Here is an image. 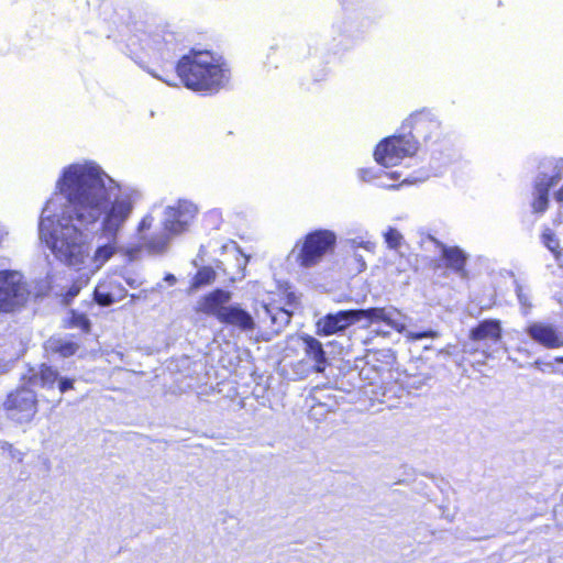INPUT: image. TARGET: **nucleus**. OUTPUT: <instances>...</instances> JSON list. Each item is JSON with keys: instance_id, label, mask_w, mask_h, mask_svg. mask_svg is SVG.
I'll list each match as a JSON object with an SVG mask.
<instances>
[{"instance_id": "bb28decb", "label": "nucleus", "mask_w": 563, "mask_h": 563, "mask_svg": "<svg viewBox=\"0 0 563 563\" xmlns=\"http://www.w3.org/2000/svg\"><path fill=\"white\" fill-rule=\"evenodd\" d=\"M431 382H434V377L431 373H409L406 369V376L404 386L408 389L421 390L424 386H431Z\"/></svg>"}, {"instance_id": "2f4dec72", "label": "nucleus", "mask_w": 563, "mask_h": 563, "mask_svg": "<svg viewBox=\"0 0 563 563\" xmlns=\"http://www.w3.org/2000/svg\"><path fill=\"white\" fill-rule=\"evenodd\" d=\"M555 364H558L555 362V360L553 362H543L542 360L540 358H537L532 366L541 372H547V373H555V372H559L561 374H563V371L562 369H556L555 368Z\"/></svg>"}, {"instance_id": "4be33fe9", "label": "nucleus", "mask_w": 563, "mask_h": 563, "mask_svg": "<svg viewBox=\"0 0 563 563\" xmlns=\"http://www.w3.org/2000/svg\"><path fill=\"white\" fill-rule=\"evenodd\" d=\"M551 189L552 187L534 178L531 202V208L534 213L543 214L548 210Z\"/></svg>"}, {"instance_id": "5701e85b", "label": "nucleus", "mask_w": 563, "mask_h": 563, "mask_svg": "<svg viewBox=\"0 0 563 563\" xmlns=\"http://www.w3.org/2000/svg\"><path fill=\"white\" fill-rule=\"evenodd\" d=\"M354 362H357V371L358 378H361V385L364 386V383L368 385L375 386L378 383H384V372L377 367V364H372L366 358H356Z\"/></svg>"}, {"instance_id": "c85d7f7f", "label": "nucleus", "mask_w": 563, "mask_h": 563, "mask_svg": "<svg viewBox=\"0 0 563 563\" xmlns=\"http://www.w3.org/2000/svg\"><path fill=\"white\" fill-rule=\"evenodd\" d=\"M93 300L103 307H109L114 303V297L112 290H110V284L98 285L93 291Z\"/></svg>"}, {"instance_id": "c756f323", "label": "nucleus", "mask_w": 563, "mask_h": 563, "mask_svg": "<svg viewBox=\"0 0 563 563\" xmlns=\"http://www.w3.org/2000/svg\"><path fill=\"white\" fill-rule=\"evenodd\" d=\"M541 241L543 245L553 254H555L560 247V241L553 230L545 228L541 234Z\"/></svg>"}, {"instance_id": "393cba45", "label": "nucleus", "mask_w": 563, "mask_h": 563, "mask_svg": "<svg viewBox=\"0 0 563 563\" xmlns=\"http://www.w3.org/2000/svg\"><path fill=\"white\" fill-rule=\"evenodd\" d=\"M515 286V292L518 300V303L520 306V313L523 317H528L532 309L534 308V305L532 302V289L528 285L521 284L519 280H514Z\"/></svg>"}, {"instance_id": "6e6552de", "label": "nucleus", "mask_w": 563, "mask_h": 563, "mask_svg": "<svg viewBox=\"0 0 563 563\" xmlns=\"http://www.w3.org/2000/svg\"><path fill=\"white\" fill-rule=\"evenodd\" d=\"M23 275L14 269H0V313L20 310L29 299Z\"/></svg>"}, {"instance_id": "e433bc0d", "label": "nucleus", "mask_w": 563, "mask_h": 563, "mask_svg": "<svg viewBox=\"0 0 563 563\" xmlns=\"http://www.w3.org/2000/svg\"><path fill=\"white\" fill-rule=\"evenodd\" d=\"M153 221L154 218L151 214H146L145 217H143L137 227L139 233L147 231L152 227Z\"/></svg>"}, {"instance_id": "cd10ccee", "label": "nucleus", "mask_w": 563, "mask_h": 563, "mask_svg": "<svg viewBox=\"0 0 563 563\" xmlns=\"http://www.w3.org/2000/svg\"><path fill=\"white\" fill-rule=\"evenodd\" d=\"M216 276L217 272L212 266L200 267L191 280L190 289L197 290L210 285L216 279Z\"/></svg>"}, {"instance_id": "3c124183", "label": "nucleus", "mask_w": 563, "mask_h": 563, "mask_svg": "<svg viewBox=\"0 0 563 563\" xmlns=\"http://www.w3.org/2000/svg\"><path fill=\"white\" fill-rule=\"evenodd\" d=\"M435 354L438 357H446L449 355V353L444 350H438Z\"/></svg>"}, {"instance_id": "a211bd4d", "label": "nucleus", "mask_w": 563, "mask_h": 563, "mask_svg": "<svg viewBox=\"0 0 563 563\" xmlns=\"http://www.w3.org/2000/svg\"><path fill=\"white\" fill-rule=\"evenodd\" d=\"M305 354L312 362V369L317 373L323 372L329 364L323 344L314 336L303 333L300 335Z\"/></svg>"}, {"instance_id": "39448f33", "label": "nucleus", "mask_w": 563, "mask_h": 563, "mask_svg": "<svg viewBox=\"0 0 563 563\" xmlns=\"http://www.w3.org/2000/svg\"><path fill=\"white\" fill-rule=\"evenodd\" d=\"M231 299V291L216 288L198 300L196 311L214 317L219 322L236 327L244 332L254 330L256 323L252 314L239 303H230Z\"/></svg>"}, {"instance_id": "423d86ee", "label": "nucleus", "mask_w": 563, "mask_h": 563, "mask_svg": "<svg viewBox=\"0 0 563 563\" xmlns=\"http://www.w3.org/2000/svg\"><path fill=\"white\" fill-rule=\"evenodd\" d=\"M336 244L334 232L325 229H318L309 232L301 243H297L291 256L301 267L310 268L317 265L327 254L333 252Z\"/></svg>"}, {"instance_id": "f704fd0d", "label": "nucleus", "mask_w": 563, "mask_h": 563, "mask_svg": "<svg viewBox=\"0 0 563 563\" xmlns=\"http://www.w3.org/2000/svg\"><path fill=\"white\" fill-rule=\"evenodd\" d=\"M80 287L76 284L71 285L63 296V303L68 306L78 296Z\"/></svg>"}, {"instance_id": "20e7f679", "label": "nucleus", "mask_w": 563, "mask_h": 563, "mask_svg": "<svg viewBox=\"0 0 563 563\" xmlns=\"http://www.w3.org/2000/svg\"><path fill=\"white\" fill-rule=\"evenodd\" d=\"M196 213V206L187 200H179L177 206L167 207L163 220L164 232L145 240L142 245L128 249L129 258L131 261L139 260L144 247L150 254L165 252L170 238L184 232Z\"/></svg>"}, {"instance_id": "ea45409f", "label": "nucleus", "mask_w": 563, "mask_h": 563, "mask_svg": "<svg viewBox=\"0 0 563 563\" xmlns=\"http://www.w3.org/2000/svg\"><path fill=\"white\" fill-rule=\"evenodd\" d=\"M8 454L11 460L16 462H22L24 457V453L15 449L14 446L8 451Z\"/></svg>"}, {"instance_id": "f257e3e1", "label": "nucleus", "mask_w": 563, "mask_h": 563, "mask_svg": "<svg viewBox=\"0 0 563 563\" xmlns=\"http://www.w3.org/2000/svg\"><path fill=\"white\" fill-rule=\"evenodd\" d=\"M141 196L119 185L95 162L70 164L62 169L42 209L38 236L59 262L77 267L89 255L91 234L100 229L108 243L95 251L92 260L99 268L115 253L117 236Z\"/></svg>"}, {"instance_id": "f3484780", "label": "nucleus", "mask_w": 563, "mask_h": 563, "mask_svg": "<svg viewBox=\"0 0 563 563\" xmlns=\"http://www.w3.org/2000/svg\"><path fill=\"white\" fill-rule=\"evenodd\" d=\"M428 239L441 250V260L448 268L452 269L461 278L468 277V273L465 269L468 255L461 247L448 246L430 234Z\"/></svg>"}, {"instance_id": "a18cd8bd", "label": "nucleus", "mask_w": 563, "mask_h": 563, "mask_svg": "<svg viewBox=\"0 0 563 563\" xmlns=\"http://www.w3.org/2000/svg\"><path fill=\"white\" fill-rule=\"evenodd\" d=\"M168 286H174L177 283V278L174 274L167 273L163 279Z\"/></svg>"}, {"instance_id": "ddd939ff", "label": "nucleus", "mask_w": 563, "mask_h": 563, "mask_svg": "<svg viewBox=\"0 0 563 563\" xmlns=\"http://www.w3.org/2000/svg\"><path fill=\"white\" fill-rule=\"evenodd\" d=\"M24 378L27 379L29 384L48 390L56 386L62 395L73 390L75 385V378L62 376L56 368L46 364H41L37 369L30 368L29 375Z\"/></svg>"}, {"instance_id": "412c9836", "label": "nucleus", "mask_w": 563, "mask_h": 563, "mask_svg": "<svg viewBox=\"0 0 563 563\" xmlns=\"http://www.w3.org/2000/svg\"><path fill=\"white\" fill-rule=\"evenodd\" d=\"M46 352L60 357H69L77 353L79 344L67 336L53 335L44 344Z\"/></svg>"}, {"instance_id": "864d4df0", "label": "nucleus", "mask_w": 563, "mask_h": 563, "mask_svg": "<svg viewBox=\"0 0 563 563\" xmlns=\"http://www.w3.org/2000/svg\"><path fill=\"white\" fill-rule=\"evenodd\" d=\"M555 362L558 363V365H563V356H556Z\"/></svg>"}, {"instance_id": "a878e982", "label": "nucleus", "mask_w": 563, "mask_h": 563, "mask_svg": "<svg viewBox=\"0 0 563 563\" xmlns=\"http://www.w3.org/2000/svg\"><path fill=\"white\" fill-rule=\"evenodd\" d=\"M64 328H78L84 333H89L91 331V321L86 313L70 309L67 318L64 320Z\"/></svg>"}, {"instance_id": "4c0bfd02", "label": "nucleus", "mask_w": 563, "mask_h": 563, "mask_svg": "<svg viewBox=\"0 0 563 563\" xmlns=\"http://www.w3.org/2000/svg\"><path fill=\"white\" fill-rule=\"evenodd\" d=\"M353 261L356 263V267H355L356 273H361L366 269V262L361 254L355 252L353 255Z\"/></svg>"}, {"instance_id": "dca6fc26", "label": "nucleus", "mask_w": 563, "mask_h": 563, "mask_svg": "<svg viewBox=\"0 0 563 563\" xmlns=\"http://www.w3.org/2000/svg\"><path fill=\"white\" fill-rule=\"evenodd\" d=\"M468 339L472 343L490 349L501 342L503 325L499 319H483L468 331Z\"/></svg>"}, {"instance_id": "c03bdc74", "label": "nucleus", "mask_w": 563, "mask_h": 563, "mask_svg": "<svg viewBox=\"0 0 563 563\" xmlns=\"http://www.w3.org/2000/svg\"><path fill=\"white\" fill-rule=\"evenodd\" d=\"M341 2V4L347 9V8H353L355 5H358L361 4L364 0H339Z\"/></svg>"}, {"instance_id": "8fccbe9b", "label": "nucleus", "mask_w": 563, "mask_h": 563, "mask_svg": "<svg viewBox=\"0 0 563 563\" xmlns=\"http://www.w3.org/2000/svg\"><path fill=\"white\" fill-rule=\"evenodd\" d=\"M153 75V77L155 78H158L159 80L164 81L165 84L169 85V86H176V84H173L170 82L169 80L165 79V78H162V77H158L156 74L154 73H151Z\"/></svg>"}, {"instance_id": "b1692460", "label": "nucleus", "mask_w": 563, "mask_h": 563, "mask_svg": "<svg viewBox=\"0 0 563 563\" xmlns=\"http://www.w3.org/2000/svg\"><path fill=\"white\" fill-rule=\"evenodd\" d=\"M372 364H377L380 372L389 374L396 362L395 352L391 349H382L368 352L365 356Z\"/></svg>"}, {"instance_id": "5fc2aeb1", "label": "nucleus", "mask_w": 563, "mask_h": 563, "mask_svg": "<svg viewBox=\"0 0 563 563\" xmlns=\"http://www.w3.org/2000/svg\"><path fill=\"white\" fill-rule=\"evenodd\" d=\"M389 175H390V177H391L393 179H395V180H397V179L399 178V175H398L396 172L390 173Z\"/></svg>"}, {"instance_id": "de8ad7c7", "label": "nucleus", "mask_w": 563, "mask_h": 563, "mask_svg": "<svg viewBox=\"0 0 563 563\" xmlns=\"http://www.w3.org/2000/svg\"><path fill=\"white\" fill-rule=\"evenodd\" d=\"M12 448L13 445L11 443L0 440V450H2L3 452H8Z\"/></svg>"}, {"instance_id": "72a5a7b5", "label": "nucleus", "mask_w": 563, "mask_h": 563, "mask_svg": "<svg viewBox=\"0 0 563 563\" xmlns=\"http://www.w3.org/2000/svg\"><path fill=\"white\" fill-rule=\"evenodd\" d=\"M110 290H112L114 302L122 300L128 296V290L119 283L109 282Z\"/></svg>"}, {"instance_id": "4468645a", "label": "nucleus", "mask_w": 563, "mask_h": 563, "mask_svg": "<svg viewBox=\"0 0 563 563\" xmlns=\"http://www.w3.org/2000/svg\"><path fill=\"white\" fill-rule=\"evenodd\" d=\"M258 318L262 323L268 324V328L261 332L260 338L264 342H269L290 323L292 311L277 303H267L263 305Z\"/></svg>"}, {"instance_id": "7ed1b4c3", "label": "nucleus", "mask_w": 563, "mask_h": 563, "mask_svg": "<svg viewBox=\"0 0 563 563\" xmlns=\"http://www.w3.org/2000/svg\"><path fill=\"white\" fill-rule=\"evenodd\" d=\"M176 74L181 84L199 92H217L229 80V69L220 58L207 49L191 48L176 64Z\"/></svg>"}, {"instance_id": "c9c22d12", "label": "nucleus", "mask_w": 563, "mask_h": 563, "mask_svg": "<svg viewBox=\"0 0 563 563\" xmlns=\"http://www.w3.org/2000/svg\"><path fill=\"white\" fill-rule=\"evenodd\" d=\"M122 277L131 288L136 289L143 285V280L136 275L125 274Z\"/></svg>"}, {"instance_id": "9d476101", "label": "nucleus", "mask_w": 563, "mask_h": 563, "mask_svg": "<svg viewBox=\"0 0 563 563\" xmlns=\"http://www.w3.org/2000/svg\"><path fill=\"white\" fill-rule=\"evenodd\" d=\"M356 310L358 323L363 322V328H368L373 324H383L399 333L406 330L407 318L394 306L357 308Z\"/></svg>"}, {"instance_id": "1a4fd4ad", "label": "nucleus", "mask_w": 563, "mask_h": 563, "mask_svg": "<svg viewBox=\"0 0 563 563\" xmlns=\"http://www.w3.org/2000/svg\"><path fill=\"white\" fill-rule=\"evenodd\" d=\"M3 407L10 420L29 423L37 412V398L33 389L21 387L7 396Z\"/></svg>"}, {"instance_id": "603ef678", "label": "nucleus", "mask_w": 563, "mask_h": 563, "mask_svg": "<svg viewBox=\"0 0 563 563\" xmlns=\"http://www.w3.org/2000/svg\"><path fill=\"white\" fill-rule=\"evenodd\" d=\"M517 351H518L519 353H521V354L527 355V356H530V355H531V353L529 352V350H527V349H525V347H521V346H519V347L517 349Z\"/></svg>"}, {"instance_id": "79ce46f5", "label": "nucleus", "mask_w": 563, "mask_h": 563, "mask_svg": "<svg viewBox=\"0 0 563 563\" xmlns=\"http://www.w3.org/2000/svg\"><path fill=\"white\" fill-rule=\"evenodd\" d=\"M147 295H148V289H142L139 294H131L130 298H131V301L134 302L136 300L146 299Z\"/></svg>"}, {"instance_id": "2eb2a0df", "label": "nucleus", "mask_w": 563, "mask_h": 563, "mask_svg": "<svg viewBox=\"0 0 563 563\" xmlns=\"http://www.w3.org/2000/svg\"><path fill=\"white\" fill-rule=\"evenodd\" d=\"M358 323L356 309H344L336 312H329L316 322L317 334L329 336L341 334L351 325Z\"/></svg>"}, {"instance_id": "aec40b11", "label": "nucleus", "mask_w": 563, "mask_h": 563, "mask_svg": "<svg viewBox=\"0 0 563 563\" xmlns=\"http://www.w3.org/2000/svg\"><path fill=\"white\" fill-rule=\"evenodd\" d=\"M335 388L346 394L355 389H362L361 378H358L357 362H345L339 367V374L335 378Z\"/></svg>"}, {"instance_id": "37998d69", "label": "nucleus", "mask_w": 563, "mask_h": 563, "mask_svg": "<svg viewBox=\"0 0 563 563\" xmlns=\"http://www.w3.org/2000/svg\"><path fill=\"white\" fill-rule=\"evenodd\" d=\"M371 333H375L376 335L389 336L391 334L390 330H385L382 328V324H377V328L373 329Z\"/></svg>"}, {"instance_id": "7c9ffc66", "label": "nucleus", "mask_w": 563, "mask_h": 563, "mask_svg": "<svg viewBox=\"0 0 563 563\" xmlns=\"http://www.w3.org/2000/svg\"><path fill=\"white\" fill-rule=\"evenodd\" d=\"M402 239L401 233L391 227L384 233L385 243L391 250H398L402 243Z\"/></svg>"}, {"instance_id": "f8f14e48", "label": "nucleus", "mask_w": 563, "mask_h": 563, "mask_svg": "<svg viewBox=\"0 0 563 563\" xmlns=\"http://www.w3.org/2000/svg\"><path fill=\"white\" fill-rule=\"evenodd\" d=\"M221 250L222 253L232 258V263L227 260H217L216 267H213L217 274L222 273L232 284L243 279L245 276V268L249 264V256L241 251L235 241H229L223 244Z\"/></svg>"}, {"instance_id": "473e14b6", "label": "nucleus", "mask_w": 563, "mask_h": 563, "mask_svg": "<svg viewBox=\"0 0 563 563\" xmlns=\"http://www.w3.org/2000/svg\"><path fill=\"white\" fill-rule=\"evenodd\" d=\"M382 174H386L382 169L375 168H362L358 170V176L363 181H372L375 178L380 177Z\"/></svg>"}, {"instance_id": "f03ea898", "label": "nucleus", "mask_w": 563, "mask_h": 563, "mask_svg": "<svg viewBox=\"0 0 563 563\" xmlns=\"http://www.w3.org/2000/svg\"><path fill=\"white\" fill-rule=\"evenodd\" d=\"M441 135V122L428 109L410 115L401 124L398 134L383 139L375 147L374 158L384 167L396 166L404 157L418 151L419 139L423 142H437Z\"/></svg>"}, {"instance_id": "9b49d317", "label": "nucleus", "mask_w": 563, "mask_h": 563, "mask_svg": "<svg viewBox=\"0 0 563 563\" xmlns=\"http://www.w3.org/2000/svg\"><path fill=\"white\" fill-rule=\"evenodd\" d=\"M523 332L533 343L547 350L563 347V327L555 323L540 320L529 321Z\"/></svg>"}, {"instance_id": "49530a36", "label": "nucleus", "mask_w": 563, "mask_h": 563, "mask_svg": "<svg viewBox=\"0 0 563 563\" xmlns=\"http://www.w3.org/2000/svg\"><path fill=\"white\" fill-rule=\"evenodd\" d=\"M433 352V349L429 345L423 346L422 354L420 355L421 360H430L429 353Z\"/></svg>"}, {"instance_id": "58836bf2", "label": "nucleus", "mask_w": 563, "mask_h": 563, "mask_svg": "<svg viewBox=\"0 0 563 563\" xmlns=\"http://www.w3.org/2000/svg\"><path fill=\"white\" fill-rule=\"evenodd\" d=\"M435 336H438V332L434 330H431V329L412 333V338L416 340H421L423 338H435Z\"/></svg>"}, {"instance_id": "09e8293b", "label": "nucleus", "mask_w": 563, "mask_h": 563, "mask_svg": "<svg viewBox=\"0 0 563 563\" xmlns=\"http://www.w3.org/2000/svg\"><path fill=\"white\" fill-rule=\"evenodd\" d=\"M162 288H163V285L161 283H157L154 287L148 289V294L150 292H161Z\"/></svg>"}, {"instance_id": "6ab92c4d", "label": "nucleus", "mask_w": 563, "mask_h": 563, "mask_svg": "<svg viewBox=\"0 0 563 563\" xmlns=\"http://www.w3.org/2000/svg\"><path fill=\"white\" fill-rule=\"evenodd\" d=\"M536 178L552 188L555 187L563 179V157L541 158Z\"/></svg>"}, {"instance_id": "0eeeda50", "label": "nucleus", "mask_w": 563, "mask_h": 563, "mask_svg": "<svg viewBox=\"0 0 563 563\" xmlns=\"http://www.w3.org/2000/svg\"><path fill=\"white\" fill-rule=\"evenodd\" d=\"M373 21L360 11L343 13L332 24V32L336 34L333 41L341 51H347L364 40Z\"/></svg>"}, {"instance_id": "a19ab883", "label": "nucleus", "mask_w": 563, "mask_h": 563, "mask_svg": "<svg viewBox=\"0 0 563 563\" xmlns=\"http://www.w3.org/2000/svg\"><path fill=\"white\" fill-rule=\"evenodd\" d=\"M553 199L560 208H563V185L553 192Z\"/></svg>"}]
</instances>
